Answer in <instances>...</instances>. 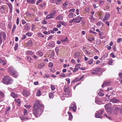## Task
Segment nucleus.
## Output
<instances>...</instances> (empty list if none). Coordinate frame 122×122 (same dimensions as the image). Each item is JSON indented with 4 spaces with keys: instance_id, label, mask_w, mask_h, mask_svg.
<instances>
[{
    "instance_id": "obj_1",
    "label": "nucleus",
    "mask_w": 122,
    "mask_h": 122,
    "mask_svg": "<svg viewBox=\"0 0 122 122\" xmlns=\"http://www.w3.org/2000/svg\"><path fill=\"white\" fill-rule=\"evenodd\" d=\"M8 72L11 76L14 77H16L18 76V73L15 70L13 67H10L8 68Z\"/></svg>"
},
{
    "instance_id": "obj_2",
    "label": "nucleus",
    "mask_w": 122,
    "mask_h": 122,
    "mask_svg": "<svg viewBox=\"0 0 122 122\" xmlns=\"http://www.w3.org/2000/svg\"><path fill=\"white\" fill-rule=\"evenodd\" d=\"M13 80L12 78L7 76H4L3 79V83L7 85L12 84L13 82Z\"/></svg>"
},
{
    "instance_id": "obj_3",
    "label": "nucleus",
    "mask_w": 122,
    "mask_h": 122,
    "mask_svg": "<svg viewBox=\"0 0 122 122\" xmlns=\"http://www.w3.org/2000/svg\"><path fill=\"white\" fill-rule=\"evenodd\" d=\"M44 108L43 107H41V109H40V108H37L35 107L33 111V114L36 116L40 115L42 114Z\"/></svg>"
},
{
    "instance_id": "obj_4",
    "label": "nucleus",
    "mask_w": 122,
    "mask_h": 122,
    "mask_svg": "<svg viewBox=\"0 0 122 122\" xmlns=\"http://www.w3.org/2000/svg\"><path fill=\"white\" fill-rule=\"evenodd\" d=\"M64 92L65 93H64L66 97H71L72 96L71 93L69 89V87L68 86H66L64 87Z\"/></svg>"
},
{
    "instance_id": "obj_5",
    "label": "nucleus",
    "mask_w": 122,
    "mask_h": 122,
    "mask_svg": "<svg viewBox=\"0 0 122 122\" xmlns=\"http://www.w3.org/2000/svg\"><path fill=\"white\" fill-rule=\"evenodd\" d=\"M111 105V104L110 103H109L105 106V109L106 110L108 113L110 115L112 114V111Z\"/></svg>"
},
{
    "instance_id": "obj_6",
    "label": "nucleus",
    "mask_w": 122,
    "mask_h": 122,
    "mask_svg": "<svg viewBox=\"0 0 122 122\" xmlns=\"http://www.w3.org/2000/svg\"><path fill=\"white\" fill-rule=\"evenodd\" d=\"M34 107H36L37 108H40V109H41L42 107L44 108V105L43 104H40V103L39 101H36V102Z\"/></svg>"
},
{
    "instance_id": "obj_7",
    "label": "nucleus",
    "mask_w": 122,
    "mask_h": 122,
    "mask_svg": "<svg viewBox=\"0 0 122 122\" xmlns=\"http://www.w3.org/2000/svg\"><path fill=\"white\" fill-rule=\"evenodd\" d=\"M114 112L115 114H117L118 112H120V113H122L121 108L119 106L116 107L114 109Z\"/></svg>"
},
{
    "instance_id": "obj_8",
    "label": "nucleus",
    "mask_w": 122,
    "mask_h": 122,
    "mask_svg": "<svg viewBox=\"0 0 122 122\" xmlns=\"http://www.w3.org/2000/svg\"><path fill=\"white\" fill-rule=\"evenodd\" d=\"M101 68L97 67L95 68L92 71V74H99L100 72Z\"/></svg>"
},
{
    "instance_id": "obj_9",
    "label": "nucleus",
    "mask_w": 122,
    "mask_h": 122,
    "mask_svg": "<svg viewBox=\"0 0 122 122\" xmlns=\"http://www.w3.org/2000/svg\"><path fill=\"white\" fill-rule=\"evenodd\" d=\"M75 103L74 102H73L71 105V106L69 107V110H71L72 109L74 112L76 111V106L75 105Z\"/></svg>"
},
{
    "instance_id": "obj_10",
    "label": "nucleus",
    "mask_w": 122,
    "mask_h": 122,
    "mask_svg": "<svg viewBox=\"0 0 122 122\" xmlns=\"http://www.w3.org/2000/svg\"><path fill=\"white\" fill-rule=\"evenodd\" d=\"M81 17L79 16L73 19L74 22L76 23H79L81 20Z\"/></svg>"
},
{
    "instance_id": "obj_11",
    "label": "nucleus",
    "mask_w": 122,
    "mask_h": 122,
    "mask_svg": "<svg viewBox=\"0 0 122 122\" xmlns=\"http://www.w3.org/2000/svg\"><path fill=\"white\" fill-rule=\"evenodd\" d=\"M2 36L5 40L6 37V35L5 32H2L0 33V41L1 43L2 42Z\"/></svg>"
},
{
    "instance_id": "obj_12",
    "label": "nucleus",
    "mask_w": 122,
    "mask_h": 122,
    "mask_svg": "<svg viewBox=\"0 0 122 122\" xmlns=\"http://www.w3.org/2000/svg\"><path fill=\"white\" fill-rule=\"evenodd\" d=\"M11 111L10 107L8 106L6 107L5 109V114H9L11 113Z\"/></svg>"
},
{
    "instance_id": "obj_13",
    "label": "nucleus",
    "mask_w": 122,
    "mask_h": 122,
    "mask_svg": "<svg viewBox=\"0 0 122 122\" xmlns=\"http://www.w3.org/2000/svg\"><path fill=\"white\" fill-rule=\"evenodd\" d=\"M110 14H108L106 13L103 19V21L104 22L105 21L108 20L110 17Z\"/></svg>"
},
{
    "instance_id": "obj_14",
    "label": "nucleus",
    "mask_w": 122,
    "mask_h": 122,
    "mask_svg": "<svg viewBox=\"0 0 122 122\" xmlns=\"http://www.w3.org/2000/svg\"><path fill=\"white\" fill-rule=\"evenodd\" d=\"M55 14L54 13H51L50 14L46 16V19H50L53 18Z\"/></svg>"
},
{
    "instance_id": "obj_15",
    "label": "nucleus",
    "mask_w": 122,
    "mask_h": 122,
    "mask_svg": "<svg viewBox=\"0 0 122 122\" xmlns=\"http://www.w3.org/2000/svg\"><path fill=\"white\" fill-rule=\"evenodd\" d=\"M23 94L25 97L28 96L30 95L29 91L25 90H24L23 91Z\"/></svg>"
},
{
    "instance_id": "obj_16",
    "label": "nucleus",
    "mask_w": 122,
    "mask_h": 122,
    "mask_svg": "<svg viewBox=\"0 0 122 122\" xmlns=\"http://www.w3.org/2000/svg\"><path fill=\"white\" fill-rule=\"evenodd\" d=\"M119 101L117 99L114 98L112 99H111L110 100V102H112L113 103H118Z\"/></svg>"
},
{
    "instance_id": "obj_17",
    "label": "nucleus",
    "mask_w": 122,
    "mask_h": 122,
    "mask_svg": "<svg viewBox=\"0 0 122 122\" xmlns=\"http://www.w3.org/2000/svg\"><path fill=\"white\" fill-rule=\"evenodd\" d=\"M102 115V114H101V113L100 112V111H99L96 113L95 117L96 118H101L102 117V116H101Z\"/></svg>"
},
{
    "instance_id": "obj_18",
    "label": "nucleus",
    "mask_w": 122,
    "mask_h": 122,
    "mask_svg": "<svg viewBox=\"0 0 122 122\" xmlns=\"http://www.w3.org/2000/svg\"><path fill=\"white\" fill-rule=\"evenodd\" d=\"M95 102L97 104H101L102 103L101 101L99 100V99H97L96 97L95 98Z\"/></svg>"
},
{
    "instance_id": "obj_19",
    "label": "nucleus",
    "mask_w": 122,
    "mask_h": 122,
    "mask_svg": "<svg viewBox=\"0 0 122 122\" xmlns=\"http://www.w3.org/2000/svg\"><path fill=\"white\" fill-rule=\"evenodd\" d=\"M110 81L105 82L102 85V87H103L104 86H108L110 84Z\"/></svg>"
},
{
    "instance_id": "obj_20",
    "label": "nucleus",
    "mask_w": 122,
    "mask_h": 122,
    "mask_svg": "<svg viewBox=\"0 0 122 122\" xmlns=\"http://www.w3.org/2000/svg\"><path fill=\"white\" fill-rule=\"evenodd\" d=\"M24 29L26 31H28L30 30V28L29 26L28 25L26 24L24 25Z\"/></svg>"
},
{
    "instance_id": "obj_21",
    "label": "nucleus",
    "mask_w": 122,
    "mask_h": 122,
    "mask_svg": "<svg viewBox=\"0 0 122 122\" xmlns=\"http://www.w3.org/2000/svg\"><path fill=\"white\" fill-rule=\"evenodd\" d=\"M93 59L92 58H91L89 59L87 62L88 64L91 65L93 63Z\"/></svg>"
},
{
    "instance_id": "obj_22",
    "label": "nucleus",
    "mask_w": 122,
    "mask_h": 122,
    "mask_svg": "<svg viewBox=\"0 0 122 122\" xmlns=\"http://www.w3.org/2000/svg\"><path fill=\"white\" fill-rule=\"evenodd\" d=\"M10 95L14 98L17 97L18 96L17 94H15L14 92H12L10 94Z\"/></svg>"
},
{
    "instance_id": "obj_23",
    "label": "nucleus",
    "mask_w": 122,
    "mask_h": 122,
    "mask_svg": "<svg viewBox=\"0 0 122 122\" xmlns=\"http://www.w3.org/2000/svg\"><path fill=\"white\" fill-rule=\"evenodd\" d=\"M74 57L75 58H79L80 56V54L79 52H76L74 54Z\"/></svg>"
},
{
    "instance_id": "obj_24",
    "label": "nucleus",
    "mask_w": 122,
    "mask_h": 122,
    "mask_svg": "<svg viewBox=\"0 0 122 122\" xmlns=\"http://www.w3.org/2000/svg\"><path fill=\"white\" fill-rule=\"evenodd\" d=\"M33 43L32 41L31 40H30L28 42L27 44V46H31L32 45Z\"/></svg>"
},
{
    "instance_id": "obj_25",
    "label": "nucleus",
    "mask_w": 122,
    "mask_h": 122,
    "mask_svg": "<svg viewBox=\"0 0 122 122\" xmlns=\"http://www.w3.org/2000/svg\"><path fill=\"white\" fill-rule=\"evenodd\" d=\"M68 18H72L74 17V14L72 12L69 13V14L68 16Z\"/></svg>"
},
{
    "instance_id": "obj_26",
    "label": "nucleus",
    "mask_w": 122,
    "mask_h": 122,
    "mask_svg": "<svg viewBox=\"0 0 122 122\" xmlns=\"http://www.w3.org/2000/svg\"><path fill=\"white\" fill-rule=\"evenodd\" d=\"M49 97L51 99H52L54 96V93L51 92L49 94Z\"/></svg>"
},
{
    "instance_id": "obj_27",
    "label": "nucleus",
    "mask_w": 122,
    "mask_h": 122,
    "mask_svg": "<svg viewBox=\"0 0 122 122\" xmlns=\"http://www.w3.org/2000/svg\"><path fill=\"white\" fill-rule=\"evenodd\" d=\"M26 53L27 55H32L33 54V53L30 50L27 51H26Z\"/></svg>"
},
{
    "instance_id": "obj_28",
    "label": "nucleus",
    "mask_w": 122,
    "mask_h": 122,
    "mask_svg": "<svg viewBox=\"0 0 122 122\" xmlns=\"http://www.w3.org/2000/svg\"><path fill=\"white\" fill-rule=\"evenodd\" d=\"M44 66V64L43 63H39L38 66L39 68L40 69L41 68Z\"/></svg>"
},
{
    "instance_id": "obj_29",
    "label": "nucleus",
    "mask_w": 122,
    "mask_h": 122,
    "mask_svg": "<svg viewBox=\"0 0 122 122\" xmlns=\"http://www.w3.org/2000/svg\"><path fill=\"white\" fill-rule=\"evenodd\" d=\"M27 2L32 4H34L35 2V0H27Z\"/></svg>"
},
{
    "instance_id": "obj_30",
    "label": "nucleus",
    "mask_w": 122,
    "mask_h": 122,
    "mask_svg": "<svg viewBox=\"0 0 122 122\" xmlns=\"http://www.w3.org/2000/svg\"><path fill=\"white\" fill-rule=\"evenodd\" d=\"M56 19L57 20H61L63 19L62 16L61 15H60L56 17Z\"/></svg>"
},
{
    "instance_id": "obj_31",
    "label": "nucleus",
    "mask_w": 122,
    "mask_h": 122,
    "mask_svg": "<svg viewBox=\"0 0 122 122\" xmlns=\"http://www.w3.org/2000/svg\"><path fill=\"white\" fill-rule=\"evenodd\" d=\"M113 63V60L112 59H110L108 62V64L109 65H112Z\"/></svg>"
},
{
    "instance_id": "obj_32",
    "label": "nucleus",
    "mask_w": 122,
    "mask_h": 122,
    "mask_svg": "<svg viewBox=\"0 0 122 122\" xmlns=\"http://www.w3.org/2000/svg\"><path fill=\"white\" fill-rule=\"evenodd\" d=\"M26 14L27 16L31 17L33 15V13H29V12H27L26 13Z\"/></svg>"
},
{
    "instance_id": "obj_33",
    "label": "nucleus",
    "mask_w": 122,
    "mask_h": 122,
    "mask_svg": "<svg viewBox=\"0 0 122 122\" xmlns=\"http://www.w3.org/2000/svg\"><path fill=\"white\" fill-rule=\"evenodd\" d=\"M68 114L69 116V119L70 120H71L72 119L73 116L71 114V113L70 112H68Z\"/></svg>"
},
{
    "instance_id": "obj_34",
    "label": "nucleus",
    "mask_w": 122,
    "mask_h": 122,
    "mask_svg": "<svg viewBox=\"0 0 122 122\" xmlns=\"http://www.w3.org/2000/svg\"><path fill=\"white\" fill-rule=\"evenodd\" d=\"M20 99H19L15 100L16 102L17 103H18V105L19 106H20Z\"/></svg>"
},
{
    "instance_id": "obj_35",
    "label": "nucleus",
    "mask_w": 122,
    "mask_h": 122,
    "mask_svg": "<svg viewBox=\"0 0 122 122\" xmlns=\"http://www.w3.org/2000/svg\"><path fill=\"white\" fill-rule=\"evenodd\" d=\"M18 46V44L17 43H16L15 45V47H14V49L15 51H16L17 50Z\"/></svg>"
},
{
    "instance_id": "obj_36",
    "label": "nucleus",
    "mask_w": 122,
    "mask_h": 122,
    "mask_svg": "<svg viewBox=\"0 0 122 122\" xmlns=\"http://www.w3.org/2000/svg\"><path fill=\"white\" fill-rule=\"evenodd\" d=\"M27 58L28 61L29 62H30L31 63H32V62H31V61H32V60L31 57L29 56H27Z\"/></svg>"
},
{
    "instance_id": "obj_37",
    "label": "nucleus",
    "mask_w": 122,
    "mask_h": 122,
    "mask_svg": "<svg viewBox=\"0 0 122 122\" xmlns=\"http://www.w3.org/2000/svg\"><path fill=\"white\" fill-rule=\"evenodd\" d=\"M80 81L79 78H76L74 80L71 82L72 83H74L76 82Z\"/></svg>"
},
{
    "instance_id": "obj_38",
    "label": "nucleus",
    "mask_w": 122,
    "mask_h": 122,
    "mask_svg": "<svg viewBox=\"0 0 122 122\" xmlns=\"http://www.w3.org/2000/svg\"><path fill=\"white\" fill-rule=\"evenodd\" d=\"M0 63L2 64L3 65H5L6 63L5 61L3 60L0 59Z\"/></svg>"
},
{
    "instance_id": "obj_39",
    "label": "nucleus",
    "mask_w": 122,
    "mask_h": 122,
    "mask_svg": "<svg viewBox=\"0 0 122 122\" xmlns=\"http://www.w3.org/2000/svg\"><path fill=\"white\" fill-rule=\"evenodd\" d=\"M41 95V92L40 90H37V92L36 93V95L38 96H40Z\"/></svg>"
},
{
    "instance_id": "obj_40",
    "label": "nucleus",
    "mask_w": 122,
    "mask_h": 122,
    "mask_svg": "<svg viewBox=\"0 0 122 122\" xmlns=\"http://www.w3.org/2000/svg\"><path fill=\"white\" fill-rule=\"evenodd\" d=\"M49 46L50 47H54V43L52 42H51L49 44Z\"/></svg>"
},
{
    "instance_id": "obj_41",
    "label": "nucleus",
    "mask_w": 122,
    "mask_h": 122,
    "mask_svg": "<svg viewBox=\"0 0 122 122\" xmlns=\"http://www.w3.org/2000/svg\"><path fill=\"white\" fill-rule=\"evenodd\" d=\"M56 3L57 4H60L62 2V1L61 0H56Z\"/></svg>"
},
{
    "instance_id": "obj_42",
    "label": "nucleus",
    "mask_w": 122,
    "mask_h": 122,
    "mask_svg": "<svg viewBox=\"0 0 122 122\" xmlns=\"http://www.w3.org/2000/svg\"><path fill=\"white\" fill-rule=\"evenodd\" d=\"M104 115V116L106 117L107 118H108L110 120H112V118L108 116L106 114H105Z\"/></svg>"
},
{
    "instance_id": "obj_43",
    "label": "nucleus",
    "mask_w": 122,
    "mask_h": 122,
    "mask_svg": "<svg viewBox=\"0 0 122 122\" xmlns=\"http://www.w3.org/2000/svg\"><path fill=\"white\" fill-rule=\"evenodd\" d=\"M0 96L1 97H4V94L2 91H0Z\"/></svg>"
},
{
    "instance_id": "obj_44",
    "label": "nucleus",
    "mask_w": 122,
    "mask_h": 122,
    "mask_svg": "<svg viewBox=\"0 0 122 122\" xmlns=\"http://www.w3.org/2000/svg\"><path fill=\"white\" fill-rule=\"evenodd\" d=\"M7 5L9 8V9L13 8L12 5L11 3H7Z\"/></svg>"
},
{
    "instance_id": "obj_45",
    "label": "nucleus",
    "mask_w": 122,
    "mask_h": 122,
    "mask_svg": "<svg viewBox=\"0 0 122 122\" xmlns=\"http://www.w3.org/2000/svg\"><path fill=\"white\" fill-rule=\"evenodd\" d=\"M108 55V54L107 52H106L103 55V56L104 58H106L107 57Z\"/></svg>"
},
{
    "instance_id": "obj_46",
    "label": "nucleus",
    "mask_w": 122,
    "mask_h": 122,
    "mask_svg": "<svg viewBox=\"0 0 122 122\" xmlns=\"http://www.w3.org/2000/svg\"><path fill=\"white\" fill-rule=\"evenodd\" d=\"M68 5V2L66 1L65 3L63 4V5L64 6V7H66V6Z\"/></svg>"
},
{
    "instance_id": "obj_47",
    "label": "nucleus",
    "mask_w": 122,
    "mask_h": 122,
    "mask_svg": "<svg viewBox=\"0 0 122 122\" xmlns=\"http://www.w3.org/2000/svg\"><path fill=\"white\" fill-rule=\"evenodd\" d=\"M12 26V23L11 22H9L8 25V28L10 29L11 28Z\"/></svg>"
},
{
    "instance_id": "obj_48",
    "label": "nucleus",
    "mask_w": 122,
    "mask_h": 122,
    "mask_svg": "<svg viewBox=\"0 0 122 122\" xmlns=\"http://www.w3.org/2000/svg\"><path fill=\"white\" fill-rule=\"evenodd\" d=\"M51 90L53 91L55 89V86L53 85H51Z\"/></svg>"
},
{
    "instance_id": "obj_49",
    "label": "nucleus",
    "mask_w": 122,
    "mask_h": 122,
    "mask_svg": "<svg viewBox=\"0 0 122 122\" xmlns=\"http://www.w3.org/2000/svg\"><path fill=\"white\" fill-rule=\"evenodd\" d=\"M67 40V37H66L65 39L61 40V41L62 42H65Z\"/></svg>"
},
{
    "instance_id": "obj_50",
    "label": "nucleus",
    "mask_w": 122,
    "mask_h": 122,
    "mask_svg": "<svg viewBox=\"0 0 122 122\" xmlns=\"http://www.w3.org/2000/svg\"><path fill=\"white\" fill-rule=\"evenodd\" d=\"M38 53L39 55L41 56H43V53L40 51H38Z\"/></svg>"
},
{
    "instance_id": "obj_51",
    "label": "nucleus",
    "mask_w": 122,
    "mask_h": 122,
    "mask_svg": "<svg viewBox=\"0 0 122 122\" xmlns=\"http://www.w3.org/2000/svg\"><path fill=\"white\" fill-rule=\"evenodd\" d=\"M16 26L15 25V24L14 25V26L12 29V32H13L15 30V29L16 28Z\"/></svg>"
},
{
    "instance_id": "obj_52",
    "label": "nucleus",
    "mask_w": 122,
    "mask_h": 122,
    "mask_svg": "<svg viewBox=\"0 0 122 122\" xmlns=\"http://www.w3.org/2000/svg\"><path fill=\"white\" fill-rule=\"evenodd\" d=\"M78 70V67H75V68L73 70V71L74 72H75L76 71H77Z\"/></svg>"
},
{
    "instance_id": "obj_53",
    "label": "nucleus",
    "mask_w": 122,
    "mask_h": 122,
    "mask_svg": "<svg viewBox=\"0 0 122 122\" xmlns=\"http://www.w3.org/2000/svg\"><path fill=\"white\" fill-rule=\"evenodd\" d=\"M24 115H26L27 114V111L26 109H25L24 110Z\"/></svg>"
},
{
    "instance_id": "obj_54",
    "label": "nucleus",
    "mask_w": 122,
    "mask_h": 122,
    "mask_svg": "<svg viewBox=\"0 0 122 122\" xmlns=\"http://www.w3.org/2000/svg\"><path fill=\"white\" fill-rule=\"evenodd\" d=\"M25 35L28 36H31V33L30 32H28L26 33Z\"/></svg>"
},
{
    "instance_id": "obj_55",
    "label": "nucleus",
    "mask_w": 122,
    "mask_h": 122,
    "mask_svg": "<svg viewBox=\"0 0 122 122\" xmlns=\"http://www.w3.org/2000/svg\"><path fill=\"white\" fill-rule=\"evenodd\" d=\"M53 66V64L51 62H50L49 63V67H51Z\"/></svg>"
},
{
    "instance_id": "obj_56",
    "label": "nucleus",
    "mask_w": 122,
    "mask_h": 122,
    "mask_svg": "<svg viewBox=\"0 0 122 122\" xmlns=\"http://www.w3.org/2000/svg\"><path fill=\"white\" fill-rule=\"evenodd\" d=\"M61 24L64 26H66V23L65 22L62 21Z\"/></svg>"
},
{
    "instance_id": "obj_57",
    "label": "nucleus",
    "mask_w": 122,
    "mask_h": 122,
    "mask_svg": "<svg viewBox=\"0 0 122 122\" xmlns=\"http://www.w3.org/2000/svg\"><path fill=\"white\" fill-rule=\"evenodd\" d=\"M98 94L100 96H103L104 95V94L99 92H98Z\"/></svg>"
},
{
    "instance_id": "obj_58",
    "label": "nucleus",
    "mask_w": 122,
    "mask_h": 122,
    "mask_svg": "<svg viewBox=\"0 0 122 122\" xmlns=\"http://www.w3.org/2000/svg\"><path fill=\"white\" fill-rule=\"evenodd\" d=\"M56 0H50V2L52 3H56Z\"/></svg>"
},
{
    "instance_id": "obj_59",
    "label": "nucleus",
    "mask_w": 122,
    "mask_h": 122,
    "mask_svg": "<svg viewBox=\"0 0 122 122\" xmlns=\"http://www.w3.org/2000/svg\"><path fill=\"white\" fill-rule=\"evenodd\" d=\"M66 80L68 81L67 84H69L70 83V80L69 78H67L66 79Z\"/></svg>"
},
{
    "instance_id": "obj_60",
    "label": "nucleus",
    "mask_w": 122,
    "mask_h": 122,
    "mask_svg": "<svg viewBox=\"0 0 122 122\" xmlns=\"http://www.w3.org/2000/svg\"><path fill=\"white\" fill-rule=\"evenodd\" d=\"M90 10V8L88 7H86L85 9V10L87 12L89 11Z\"/></svg>"
},
{
    "instance_id": "obj_61",
    "label": "nucleus",
    "mask_w": 122,
    "mask_h": 122,
    "mask_svg": "<svg viewBox=\"0 0 122 122\" xmlns=\"http://www.w3.org/2000/svg\"><path fill=\"white\" fill-rule=\"evenodd\" d=\"M81 64H77L75 66L78 67V68H79V66H81Z\"/></svg>"
},
{
    "instance_id": "obj_62",
    "label": "nucleus",
    "mask_w": 122,
    "mask_h": 122,
    "mask_svg": "<svg viewBox=\"0 0 122 122\" xmlns=\"http://www.w3.org/2000/svg\"><path fill=\"white\" fill-rule=\"evenodd\" d=\"M42 0H38L36 4L37 5H38L40 2L42 1Z\"/></svg>"
},
{
    "instance_id": "obj_63",
    "label": "nucleus",
    "mask_w": 122,
    "mask_h": 122,
    "mask_svg": "<svg viewBox=\"0 0 122 122\" xmlns=\"http://www.w3.org/2000/svg\"><path fill=\"white\" fill-rule=\"evenodd\" d=\"M26 37V36L25 35H24L23 37L21 38V39L23 40L25 39Z\"/></svg>"
},
{
    "instance_id": "obj_64",
    "label": "nucleus",
    "mask_w": 122,
    "mask_h": 122,
    "mask_svg": "<svg viewBox=\"0 0 122 122\" xmlns=\"http://www.w3.org/2000/svg\"><path fill=\"white\" fill-rule=\"evenodd\" d=\"M88 40L89 41H91L93 40L94 38H89L88 39Z\"/></svg>"
}]
</instances>
